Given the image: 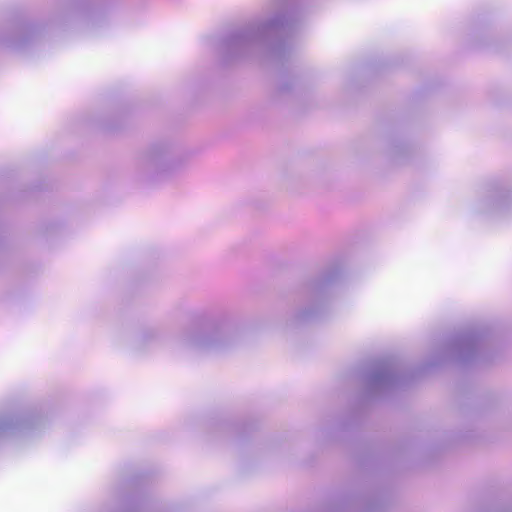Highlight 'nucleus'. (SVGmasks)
I'll return each mask as SVG.
<instances>
[{
    "mask_svg": "<svg viewBox=\"0 0 512 512\" xmlns=\"http://www.w3.org/2000/svg\"><path fill=\"white\" fill-rule=\"evenodd\" d=\"M28 425V421L14 416L0 417V438L10 434L16 429L24 428Z\"/></svg>",
    "mask_w": 512,
    "mask_h": 512,
    "instance_id": "nucleus-1",
    "label": "nucleus"
},
{
    "mask_svg": "<svg viewBox=\"0 0 512 512\" xmlns=\"http://www.w3.org/2000/svg\"><path fill=\"white\" fill-rule=\"evenodd\" d=\"M145 167L151 173H162L170 167V159L166 155H152L145 160Z\"/></svg>",
    "mask_w": 512,
    "mask_h": 512,
    "instance_id": "nucleus-2",
    "label": "nucleus"
},
{
    "mask_svg": "<svg viewBox=\"0 0 512 512\" xmlns=\"http://www.w3.org/2000/svg\"><path fill=\"white\" fill-rule=\"evenodd\" d=\"M187 341L195 347H206L214 342V338L212 333L203 332L190 335Z\"/></svg>",
    "mask_w": 512,
    "mask_h": 512,
    "instance_id": "nucleus-3",
    "label": "nucleus"
},
{
    "mask_svg": "<svg viewBox=\"0 0 512 512\" xmlns=\"http://www.w3.org/2000/svg\"><path fill=\"white\" fill-rule=\"evenodd\" d=\"M278 23L276 21H270L266 26H265V29H269V28H273L275 26H277Z\"/></svg>",
    "mask_w": 512,
    "mask_h": 512,
    "instance_id": "nucleus-4",
    "label": "nucleus"
},
{
    "mask_svg": "<svg viewBox=\"0 0 512 512\" xmlns=\"http://www.w3.org/2000/svg\"><path fill=\"white\" fill-rule=\"evenodd\" d=\"M495 201H496L497 203H500L501 199H500V198H497Z\"/></svg>",
    "mask_w": 512,
    "mask_h": 512,
    "instance_id": "nucleus-5",
    "label": "nucleus"
}]
</instances>
